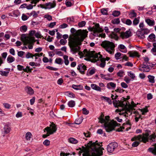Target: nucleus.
<instances>
[{
  "instance_id": "10",
  "label": "nucleus",
  "mask_w": 156,
  "mask_h": 156,
  "mask_svg": "<svg viewBox=\"0 0 156 156\" xmlns=\"http://www.w3.org/2000/svg\"><path fill=\"white\" fill-rule=\"evenodd\" d=\"M89 30L93 32L94 33L101 32L103 30L101 28L99 27V24H96L95 27L90 28Z\"/></svg>"
},
{
  "instance_id": "58",
  "label": "nucleus",
  "mask_w": 156,
  "mask_h": 156,
  "mask_svg": "<svg viewBox=\"0 0 156 156\" xmlns=\"http://www.w3.org/2000/svg\"><path fill=\"white\" fill-rule=\"evenodd\" d=\"M46 68L50 70L54 71H57L58 70V69L55 68H54L49 66L46 67Z\"/></svg>"
},
{
  "instance_id": "11",
  "label": "nucleus",
  "mask_w": 156,
  "mask_h": 156,
  "mask_svg": "<svg viewBox=\"0 0 156 156\" xmlns=\"http://www.w3.org/2000/svg\"><path fill=\"white\" fill-rule=\"evenodd\" d=\"M80 49L78 52L74 53H73L72 52H71L73 54H75L78 52L79 55H80L81 57H83V56H84L88 57L89 56H90V54H89L90 51H88L86 49H85L84 50L83 52L80 51ZM90 55L91 54H90Z\"/></svg>"
},
{
  "instance_id": "35",
  "label": "nucleus",
  "mask_w": 156,
  "mask_h": 156,
  "mask_svg": "<svg viewBox=\"0 0 156 156\" xmlns=\"http://www.w3.org/2000/svg\"><path fill=\"white\" fill-rule=\"evenodd\" d=\"M69 142L73 144H76L78 143V141L73 138H70L69 139Z\"/></svg>"
},
{
  "instance_id": "52",
  "label": "nucleus",
  "mask_w": 156,
  "mask_h": 156,
  "mask_svg": "<svg viewBox=\"0 0 156 156\" xmlns=\"http://www.w3.org/2000/svg\"><path fill=\"white\" fill-rule=\"evenodd\" d=\"M17 69L19 71L23 70L24 71L25 68L23 66L18 65L17 66Z\"/></svg>"
},
{
  "instance_id": "54",
  "label": "nucleus",
  "mask_w": 156,
  "mask_h": 156,
  "mask_svg": "<svg viewBox=\"0 0 156 156\" xmlns=\"http://www.w3.org/2000/svg\"><path fill=\"white\" fill-rule=\"evenodd\" d=\"M60 44L62 45H64L66 43L67 41L64 39H61L60 41Z\"/></svg>"
},
{
  "instance_id": "41",
  "label": "nucleus",
  "mask_w": 156,
  "mask_h": 156,
  "mask_svg": "<svg viewBox=\"0 0 156 156\" xmlns=\"http://www.w3.org/2000/svg\"><path fill=\"white\" fill-rule=\"evenodd\" d=\"M120 14V12L118 11H114L112 13V15L115 17L119 16Z\"/></svg>"
},
{
  "instance_id": "42",
  "label": "nucleus",
  "mask_w": 156,
  "mask_h": 156,
  "mask_svg": "<svg viewBox=\"0 0 156 156\" xmlns=\"http://www.w3.org/2000/svg\"><path fill=\"white\" fill-rule=\"evenodd\" d=\"M149 39L151 40V41H154L155 40V36L154 34H151L149 36Z\"/></svg>"
},
{
  "instance_id": "57",
  "label": "nucleus",
  "mask_w": 156,
  "mask_h": 156,
  "mask_svg": "<svg viewBox=\"0 0 156 156\" xmlns=\"http://www.w3.org/2000/svg\"><path fill=\"white\" fill-rule=\"evenodd\" d=\"M86 24V23L84 21H82L78 23V26L80 27H82L84 26Z\"/></svg>"
},
{
  "instance_id": "8",
  "label": "nucleus",
  "mask_w": 156,
  "mask_h": 156,
  "mask_svg": "<svg viewBox=\"0 0 156 156\" xmlns=\"http://www.w3.org/2000/svg\"><path fill=\"white\" fill-rule=\"evenodd\" d=\"M118 97V95H116L115 96L112 94L111 98L112 99L114 100L113 101L114 105L115 107L117 108L119 107H123L125 105V104L124 103L123 101L116 100Z\"/></svg>"
},
{
  "instance_id": "2",
  "label": "nucleus",
  "mask_w": 156,
  "mask_h": 156,
  "mask_svg": "<svg viewBox=\"0 0 156 156\" xmlns=\"http://www.w3.org/2000/svg\"><path fill=\"white\" fill-rule=\"evenodd\" d=\"M101 144L98 143V141L93 142L90 141L85 147L82 146V148H79L80 150L78 152L79 155L83 153V156H101L103 155V150L104 149L101 147Z\"/></svg>"
},
{
  "instance_id": "16",
  "label": "nucleus",
  "mask_w": 156,
  "mask_h": 156,
  "mask_svg": "<svg viewBox=\"0 0 156 156\" xmlns=\"http://www.w3.org/2000/svg\"><path fill=\"white\" fill-rule=\"evenodd\" d=\"M131 32L129 31H126L125 32H122L120 34V36L122 38H128L131 35Z\"/></svg>"
},
{
  "instance_id": "63",
  "label": "nucleus",
  "mask_w": 156,
  "mask_h": 156,
  "mask_svg": "<svg viewBox=\"0 0 156 156\" xmlns=\"http://www.w3.org/2000/svg\"><path fill=\"white\" fill-rule=\"evenodd\" d=\"M28 17L25 14H23L22 16V19L23 20L25 21L27 20L28 19Z\"/></svg>"
},
{
  "instance_id": "62",
  "label": "nucleus",
  "mask_w": 156,
  "mask_h": 156,
  "mask_svg": "<svg viewBox=\"0 0 156 156\" xmlns=\"http://www.w3.org/2000/svg\"><path fill=\"white\" fill-rule=\"evenodd\" d=\"M121 85L122 87L123 88H126L128 87L127 85L124 82H122L121 83Z\"/></svg>"
},
{
  "instance_id": "60",
  "label": "nucleus",
  "mask_w": 156,
  "mask_h": 156,
  "mask_svg": "<svg viewBox=\"0 0 156 156\" xmlns=\"http://www.w3.org/2000/svg\"><path fill=\"white\" fill-rule=\"evenodd\" d=\"M26 57L27 58H29L30 57L33 58V54L30 52H27L26 56Z\"/></svg>"
},
{
  "instance_id": "19",
  "label": "nucleus",
  "mask_w": 156,
  "mask_h": 156,
  "mask_svg": "<svg viewBox=\"0 0 156 156\" xmlns=\"http://www.w3.org/2000/svg\"><path fill=\"white\" fill-rule=\"evenodd\" d=\"M25 90L26 92L28 94L32 95L34 94V90L30 87H26Z\"/></svg>"
},
{
  "instance_id": "46",
  "label": "nucleus",
  "mask_w": 156,
  "mask_h": 156,
  "mask_svg": "<svg viewBox=\"0 0 156 156\" xmlns=\"http://www.w3.org/2000/svg\"><path fill=\"white\" fill-rule=\"evenodd\" d=\"M95 73V70L94 69H91L89 72H87V75L89 76L92 75Z\"/></svg>"
},
{
  "instance_id": "39",
  "label": "nucleus",
  "mask_w": 156,
  "mask_h": 156,
  "mask_svg": "<svg viewBox=\"0 0 156 156\" xmlns=\"http://www.w3.org/2000/svg\"><path fill=\"white\" fill-rule=\"evenodd\" d=\"M29 64L32 66H35L39 67L40 66V63H35L33 62H30Z\"/></svg>"
},
{
  "instance_id": "13",
  "label": "nucleus",
  "mask_w": 156,
  "mask_h": 156,
  "mask_svg": "<svg viewBox=\"0 0 156 156\" xmlns=\"http://www.w3.org/2000/svg\"><path fill=\"white\" fill-rule=\"evenodd\" d=\"M77 69L81 74H84L85 73V71L87 70V67L85 65L82 63L78 65Z\"/></svg>"
},
{
  "instance_id": "1",
  "label": "nucleus",
  "mask_w": 156,
  "mask_h": 156,
  "mask_svg": "<svg viewBox=\"0 0 156 156\" xmlns=\"http://www.w3.org/2000/svg\"><path fill=\"white\" fill-rule=\"evenodd\" d=\"M70 31L72 35L69 37L68 45L71 52L74 53L79 51L80 46L84 39L87 37L88 32L85 30L76 31L74 28H72Z\"/></svg>"
},
{
  "instance_id": "22",
  "label": "nucleus",
  "mask_w": 156,
  "mask_h": 156,
  "mask_svg": "<svg viewBox=\"0 0 156 156\" xmlns=\"http://www.w3.org/2000/svg\"><path fill=\"white\" fill-rule=\"evenodd\" d=\"M91 87L94 90H96L101 91V89L99 86H97L96 84H92L91 85Z\"/></svg>"
},
{
  "instance_id": "20",
  "label": "nucleus",
  "mask_w": 156,
  "mask_h": 156,
  "mask_svg": "<svg viewBox=\"0 0 156 156\" xmlns=\"http://www.w3.org/2000/svg\"><path fill=\"white\" fill-rule=\"evenodd\" d=\"M51 126V128L49 127H48L50 129L49 131V134H52L56 131L57 128L56 126L54 124H53Z\"/></svg>"
},
{
  "instance_id": "7",
  "label": "nucleus",
  "mask_w": 156,
  "mask_h": 156,
  "mask_svg": "<svg viewBox=\"0 0 156 156\" xmlns=\"http://www.w3.org/2000/svg\"><path fill=\"white\" fill-rule=\"evenodd\" d=\"M89 54L90 56H89L88 58H92L93 61L94 62H96L97 61H99L102 58V56L100 53H95V51H90Z\"/></svg>"
},
{
  "instance_id": "44",
  "label": "nucleus",
  "mask_w": 156,
  "mask_h": 156,
  "mask_svg": "<svg viewBox=\"0 0 156 156\" xmlns=\"http://www.w3.org/2000/svg\"><path fill=\"white\" fill-rule=\"evenodd\" d=\"M0 74L3 76H8L9 72L7 71H0Z\"/></svg>"
},
{
  "instance_id": "53",
  "label": "nucleus",
  "mask_w": 156,
  "mask_h": 156,
  "mask_svg": "<svg viewBox=\"0 0 156 156\" xmlns=\"http://www.w3.org/2000/svg\"><path fill=\"white\" fill-rule=\"evenodd\" d=\"M141 30L142 31V32H143L144 35L145 34H147L150 32L149 30L147 29H141Z\"/></svg>"
},
{
  "instance_id": "18",
  "label": "nucleus",
  "mask_w": 156,
  "mask_h": 156,
  "mask_svg": "<svg viewBox=\"0 0 156 156\" xmlns=\"http://www.w3.org/2000/svg\"><path fill=\"white\" fill-rule=\"evenodd\" d=\"M128 54H129V56L131 57H137L139 58L140 55L139 53L136 51H129L128 52Z\"/></svg>"
},
{
  "instance_id": "55",
  "label": "nucleus",
  "mask_w": 156,
  "mask_h": 156,
  "mask_svg": "<svg viewBox=\"0 0 156 156\" xmlns=\"http://www.w3.org/2000/svg\"><path fill=\"white\" fill-rule=\"evenodd\" d=\"M121 54L120 52L116 53L115 55V58L118 60L119 58V57L121 56Z\"/></svg>"
},
{
  "instance_id": "32",
  "label": "nucleus",
  "mask_w": 156,
  "mask_h": 156,
  "mask_svg": "<svg viewBox=\"0 0 156 156\" xmlns=\"http://www.w3.org/2000/svg\"><path fill=\"white\" fill-rule=\"evenodd\" d=\"M7 60L9 63H11L15 61V58L11 55H9L7 57Z\"/></svg>"
},
{
  "instance_id": "5",
  "label": "nucleus",
  "mask_w": 156,
  "mask_h": 156,
  "mask_svg": "<svg viewBox=\"0 0 156 156\" xmlns=\"http://www.w3.org/2000/svg\"><path fill=\"white\" fill-rule=\"evenodd\" d=\"M101 46L110 54L113 53L115 46L113 42L105 41L102 42Z\"/></svg>"
},
{
  "instance_id": "31",
  "label": "nucleus",
  "mask_w": 156,
  "mask_h": 156,
  "mask_svg": "<svg viewBox=\"0 0 156 156\" xmlns=\"http://www.w3.org/2000/svg\"><path fill=\"white\" fill-rule=\"evenodd\" d=\"M49 129H49V128L48 127H46L44 129V132H45V131H46V132H47V133L46 134L43 135L42 137L43 138H45L51 134H49Z\"/></svg>"
},
{
  "instance_id": "29",
  "label": "nucleus",
  "mask_w": 156,
  "mask_h": 156,
  "mask_svg": "<svg viewBox=\"0 0 156 156\" xmlns=\"http://www.w3.org/2000/svg\"><path fill=\"white\" fill-rule=\"evenodd\" d=\"M119 48L120 49L123 50V51H121L122 52L124 53H126L127 52L126 48L123 44H120L119 46Z\"/></svg>"
},
{
  "instance_id": "12",
  "label": "nucleus",
  "mask_w": 156,
  "mask_h": 156,
  "mask_svg": "<svg viewBox=\"0 0 156 156\" xmlns=\"http://www.w3.org/2000/svg\"><path fill=\"white\" fill-rule=\"evenodd\" d=\"M123 98V100H124L123 101L124 102V103L125 104V105L123 107L126 108L128 106L130 109H132L133 107L136 106V104L134 103V102L132 101L131 102L132 105H130L129 104V102L126 101V100L125 98Z\"/></svg>"
},
{
  "instance_id": "56",
  "label": "nucleus",
  "mask_w": 156,
  "mask_h": 156,
  "mask_svg": "<svg viewBox=\"0 0 156 156\" xmlns=\"http://www.w3.org/2000/svg\"><path fill=\"white\" fill-rule=\"evenodd\" d=\"M43 144L46 146H49L50 144V141L48 140H46L43 143Z\"/></svg>"
},
{
  "instance_id": "64",
  "label": "nucleus",
  "mask_w": 156,
  "mask_h": 156,
  "mask_svg": "<svg viewBox=\"0 0 156 156\" xmlns=\"http://www.w3.org/2000/svg\"><path fill=\"white\" fill-rule=\"evenodd\" d=\"M153 46L154 48L151 49V51L154 52H156V43H154L153 44Z\"/></svg>"
},
{
  "instance_id": "33",
  "label": "nucleus",
  "mask_w": 156,
  "mask_h": 156,
  "mask_svg": "<svg viewBox=\"0 0 156 156\" xmlns=\"http://www.w3.org/2000/svg\"><path fill=\"white\" fill-rule=\"evenodd\" d=\"M140 17H138L137 18H135L133 21V24L134 25H136L138 24L140 22Z\"/></svg>"
},
{
  "instance_id": "59",
  "label": "nucleus",
  "mask_w": 156,
  "mask_h": 156,
  "mask_svg": "<svg viewBox=\"0 0 156 156\" xmlns=\"http://www.w3.org/2000/svg\"><path fill=\"white\" fill-rule=\"evenodd\" d=\"M16 116L17 118L21 117L23 116V113L21 112H19L17 113Z\"/></svg>"
},
{
  "instance_id": "38",
  "label": "nucleus",
  "mask_w": 156,
  "mask_h": 156,
  "mask_svg": "<svg viewBox=\"0 0 156 156\" xmlns=\"http://www.w3.org/2000/svg\"><path fill=\"white\" fill-rule=\"evenodd\" d=\"M27 30V27L26 25L21 26L20 28V30L22 32H24L26 31Z\"/></svg>"
},
{
  "instance_id": "47",
  "label": "nucleus",
  "mask_w": 156,
  "mask_h": 156,
  "mask_svg": "<svg viewBox=\"0 0 156 156\" xmlns=\"http://www.w3.org/2000/svg\"><path fill=\"white\" fill-rule=\"evenodd\" d=\"M156 137V135L153 134L149 137V139L152 141H155V139Z\"/></svg>"
},
{
  "instance_id": "27",
  "label": "nucleus",
  "mask_w": 156,
  "mask_h": 156,
  "mask_svg": "<svg viewBox=\"0 0 156 156\" xmlns=\"http://www.w3.org/2000/svg\"><path fill=\"white\" fill-rule=\"evenodd\" d=\"M32 134L30 132H27L26 134L25 138L27 141H30L32 137Z\"/></svg>"
},
{
  "instance_id": "24",
  "label": "nucleus",
  "mask_w": 156,
  "mask_h": 156,
  "mask_svg": "<svg viewBox=\"0 0 156 156\" xmlns=\"http://www.w3.org/2000/svg\"><path fill=\"white\" fill-rule=\"evenodd\" d=\"M100 63L99 64V66L101 67L104 68L105 65V58H102L100 60Z\"/></svg>"
},
{
  "instance_id": "6",
  "label": "nucleus",
  "mask_w": 156,
  "mask_h": 156,
  "mask_svg": "<svg viewBox=\"0 0 156 156\" xmlns=\"http://www.w3.org/2000/svg\"><path fill=\"white\" fill-rule=\"evenodd\" d=\"M21 40L23 42L24 45H26L27 44H30L28 46L29 49H30L33 48L32 45H30V44L35 42L34 37H28L25 35H23L21 36Z\"/></svg>"
},
{
  "instance_id": "51",
  "label": "nucleus",
  "mask_w": 156,
  "mask_h": 156,
  "mask_svg": "<svg viewBox=\"0 0 156 156\" xmlns=\"http://www.w3.org/2000/svg\"><path fill=\"white\" fill-rule=\"evenodd\" d=\"M120 22V20L119 18H116L112 20V22L114 24H119Z\"/></svg>"
},
{
  "instance_id": "23",
  "label": "nucleus",
  "mask_w": 156,
  "mask_h": 156,
  "mask_svg": "<svg viewBox=\"0 0 156 156\" xmlns=\"http://www.w3.org/2000/svg\"><path fill=\"white\" fill-rule=\"evenodd\" d=\"M145 22L150 26H153L155 24L154 21V20H151L149 19H146Z\"/></svg>"
},
{
  "instance_id": "3",
  "label": "nucleus",
  "mask_w": 156,
  "mask_h": 156,
  "mask_svg": "<svg viewBox=\"0 0 156 156\" xmlns=\"http://www.w3.org/2000/svg\"><path fill=\"white\" fill-rule=\"evenodd\" d=\"M104 114L101 113V115L98 119L99 120V122L101 123H104V126L107 132L112 131L115 129L116 126H119L120 125V124L117 123L116 121L113 120L108 122L110 118L108 115L105 116V119H104Z\"/></svg>"
},
{
  "instance_id": "37",
  "label": "nucleus",
  "mask_w": 156,
  "mask_h": 156,
  "mask_svg": "<svg viewBox=\"0 0 156 156\" xmlns=\"http://www.w3.org/2000/svg\"><path fill=\"white\" fill-rule=\"evenodd\" d=\"M117 76L120 77H122L124 75V71L122 70H120L117 74Z\"/></svg>"
},
{
  "instance_id": "15",
  "label": "nucleus",
  "mask_w": 156,
  "mask_h": 156,
  "mask_svg": "<svg viewBox=\"0 0 156 156\" xmlns=\"http://www.w3.org/2000/svg\"><path fill=\"white\" fill-rule=\"evenodd\" d=\"M56 5V3L55 2H49L46 3L44 7L45 9H51L54 8Z\"/></svg>"
},
{
  "instance_id": "45",
  "label": "nucleus",
  "mask_w": 156,
  "mask_h": 156,
  "mask_svg": "<svg viewBox=\"0 0 156 156\" xmlns=\"http://www.w3.org/2000/svg\"><path fill=\"white\" fill-rule=\"evenodd\" d=\"M108 9H101V13L103 14V15H107L108 14Z\"/></svg>"
},
{
  "instance_id": "49",
  "label": "nucleus",
  "mask_w": 156,
  "mask_h": 156,
  "mask_svg": "<svg viewBox=\"0 0 156 156\" xmlns=\"http://www.w3.org/2000/svg\"><path fill=\"white\" fill-rule=\"evenodd\" d=\"M128 75L132 79H134L135 77L134 74L132 72H128Z\"/></svg>"
},
{
  "instance_id": "43",
  "label": "nucleus",
  "mask_w": 156,
  "mask_h": 156,
  "mask_svg": "<svg viewBox=\"0 0 156 156\" xmlns=\"http://www.w3.org/2000/svg\"><path fill=\"white\" fill-rule=\"evenodd\" d=\"M102 99H103L106 101L109 104H111L112 103V101L108 97L102 96L101 97Z\"/></svg>"
},
{
  "instance_id": "40",
  "label": "nucleus",
  "mask_w": 156,
  "mask_h": 156,
  "mask_svg": "<svg viewBox=\"0 0 156 156\" xmlns=\"http://www.w3.org/2000/svg\"><path fill=\"white\" fill-rule=\"evenodd\" d=\"M110 86L112 87L115 88L116 87V84L113 82H110L107 84V87L108 88L110 89V87H109Z\"/></svg>"
},
{
  "instance_id": "17",
  "label": "nucleus",
  "mask_w": 156,
  "mask_h": 156,
  "mask_svg": "<svg viewBox=\"0 0 156 156\" xmlns=\"http://www.w3.org/2000/svg\"><path fill=\"white\" fill-rule=\"evenodd\" d=\"M142 68L143 69V72H149L150 70V68H149L148 66L147 65V64L145 63H143L142 65ZM139 69L140 71L142 70L141 68Z\"/></svg>"
},
{
  "instance_id": "14",
  "label": "nucleus",
  "mask_w": 156,
  "mask_h": 156,
  "mask_svg": "<svg viewBox=\"0 0 156 156\" xmlns=\"http://www.w3.org/2000/svg\"><path fill=\"white\" fill-rule=\"evenodd\" d=\"M11 130V128L10 126L8 125H5L2 130V133L4 134L3 136H4L5 135L9 133Z\"/></svg>"
},
{
  "instance_id": "34",
  "label": "nucleus",
  "mask_w": 156,
  "mask_h": 156,
  "mask_svg": "<svg viewBox=\"0 0 156 156\" xmlns=\"http://www.w3.org/2000/svg\"><path fill=\"white\" fill-rule=\"evenodd\" d=\"M68 105L70 107H73L75 105V102L74 101L71 100L68 102Z\"/></svg>"
},
{
  "instance_id": "30",
  "label": "nucleus",
  "mask_w": 156,
  "mask_h": 156,
  "mask_svg": "<svg viewBox=\"0 0 156 156\" xmlns=\"http://www.w3.org/2000/svg\"><path fill=\"white\" fill-rule=\"evenodd\" d=\"M137 35L140 38L143 39L145 37L144 34L141 30L138 32L137 33Z\"/></svg>"
},
{
  "instance_id": "26",
  "label": "nucleus",
  "mask_w": 156,
  "mask_h": 156,
  "mask_svg": "<svg viewBox=\"0 0 156 156\" xmlns=\"http://www.w3.org/2000/svg\"><path fill=\"white\" fill-rule=\"evenodd\" d=\"M136 13L133 10H131L129 14V17L131 19L136 17Z\"/></svg>"
},
{
  "instance_id": "28",
  "label": "nucleus",
  "mask_w": 156,
  "mask_h": 156,
  "mask_svg": "<svg viewBox=\"0 0 156 156\" xmlns=\"http://www.w3.org/2000/svg\"><path fill=\"white\" fill-rule=\"evenodd\" d=\"M55 62L59 65H62L63 63V60L60 58H57L55 60Z\"/></svg>"
},
{
  "instance_id": "4",
  "label": "nucleus",
  "mask_w": 156,
  "mask_h": 156,
  "mask_svg": "<svg viewBox=\"0 0 156 156\" xmlns=\"http://www.w3.org/2000/svg\"><path fill=\"white\" fill-rule=\"evenodd\" d=\"M149 134L148 133L143 134L135 136L131 139V141H134L132 144V146L133 147H137L140 144V142H142L146 143L148 141Z\"/></svg>"
},
{
  "instance_id": "9",
  "label": "nucleus",
  "mask_w": 156,
  "mask_h": 156,
  "mask_svg": "<svg viewBox=\"0 0 156 156\" xmlns=\"http://www.w3.org/2000/svg\"><path fill=\"white\" fill-rule=\"evenodd\" d=\"M118 147V144L115 142L110 143L107 147V150L108 153H112Z\"/></svg>"
},
{
  "instance_id": "36",
  "label": "nucleus",
  "mask_w": 156,
  "mask_h": 156,
  "mask_svg": "<svg viewBox=\"0 0 156 156\" xmlns=\"http://www.w3.org/2000/svg\"><path fill=\"white\" fill-rule=\"evenodd\" d=\"M148 78L150 82L152 83L154 82V76L151 75H149L148 76Z\"/></svg>"
},
{
  "instance_id": "61",
  "label": "nucleus",
  "mask_w": 156,
  "mask_h": 156,
  "mask_svg": "<svg viewBox=\"0 0 156 156\" xmlns=\"http://www.w3.org/2000/svg\"><path fill=\"white\" fill-rule=\"evenodd\" d=\"M82 122V120L81 119H76L75 122V123L76 124H80Z\"/></svg>"
},
{
  "instance_id": "50",
  "label": "nucleus",
  "mask_w": 156,
  "mask_h": 156,
  "mask_svg": "<svg viewBox=\"0 0 156 156\" xmlns=\"http://www.w3.org/2000/svg\"><path fill=\"white\" fill-rule=\"evenodd\" d=\"M32 69H30V67L27 66L26 68H25L24 72L27 73H31Z\"/></svg>"
},
{
  "instance_id": "25",
  "label": "nucleus",
  "mask_w": 156,
  "mask_h": 156,
  "mask_svg": "<svg viewBox=\"0 0 156 156\" xmlns=\"http://www.w3.org/2000/svg\"><path fill=\"white\" fill-rule=\"evenodd\" d=\"M72 87L73 88L76 90H82L83 89V87L80 85H76L73 84Z\"/></svg>"
},
{
  "instance_id": "21",
  "label": "nucleus",
  "mask_w": 156,
  "mask_h": 156,
  "mask_svg": "<svg viewBox=\"0 0 156 156\" xmlns=\"http://www.w3.org/2000/svg\"><path fill=\"white\" fill-rule=\"evenodd\" d=\"M149 151L154 154H156V144H155L153 147L149 148L148 149Z\"/></svg>"
},
{
  "instance_id": "48",
  "label": "nucleus",
  "mask_w": 156,
  "mask_h": 156,
  "mask_svg": "<svg viewBox=\"0 0 156 156\" xmlns=\"http://www.w3.org/2000/svg\"><path fill=\"white\" fill-rule=\"evenodd\" d=\"M141 111L142 112V114L143 115H144L145 113L148 112V110L147 109V107H146L143 109H141Z\"/></svg>"
}]
</instances>
